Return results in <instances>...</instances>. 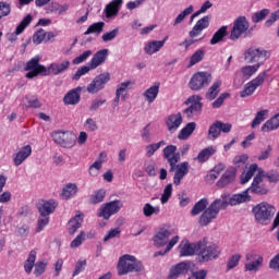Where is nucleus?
<instances>
[{"label": "nucleus", "mask_w": 279, "mask_h": 279, "mask_svg": "<svg viewBox=\"0 0 279 279\" xmlns=\"http://www.w3.org/2000/svg\"><path fill=\"white\" fill-rule=\"evenodd\" d=\"M40 57L36 56L29 61H27L24 71H28L25 75L27 80H34V77H38V75H60V73H64L71 66L70 61H62L61 63H51L47 70V68L43 64H39Z\"/></svg>", "instance_id": "1"}, {"label": "nucleus", "mask_w": 279, "mask_h": 279, "mask_svg": "<svg viewBox=\"0 0 279 279\" xmlns=\"http://www.w3.org/2000/svg\"><path fill=\"white\" fill-rule=\"evenodd\" d=\"M228 208V198L226 195H221L216 198L201 215L198 223L201 226H208L213 223L215 219L219 216L220 210H226Z\"/></svg>", "instance_id": "2"}, {"label": "nucleus", "mask_w": 279, "mask_h": 279, "mask_svg": "<svg viewBox=\"0 0 279 279\" xmlns=\"http://www.w3.org/2000/svg\"><path fill=\"white\" fill-rule=\"evenodd\" d=\"M252 211L257 223L267 225L276 215V207L267 202H263L253 207Z\"/></svg>", "instance_id": "3"}, {"label": "nucleus", "mask_w": 279, "mask_h": 279, "mask_svg": "<svg viewBox=\"0 0 279 279\" xmlns=\"http://www.w3.org/2000/svg\"><path fill=\"white\" fill-rule=\"evenodd\" d=\"M117 269L118 276H125L132 274V271H141L142 265L134 255L126 254L119 258Z\"/></svg>", "instance_id": "4"}, {"label": "nucleus", "mask_w": 279, "mask_h": 279, "mask_svg": "<svg viewBox=\"0 0 279 279\" xmlns=\"http://www.w3.org/2000/svg\"><path fill=\"white\" fill-rule=\"evenodd\" d=\"M221 255V247L219 245L204 244V242H198V253L197 258L199 263H210V260L217 259Z\"/></svg>", "instance_id": "5"}, {"label": "nucleus", "mask_w": 279, "mask_h": 279, "mask_svg": "<svg viewBox=\"0 0 279 279\" xmlns=\"http://www.w3.org/2000/svg\"><path fill=\"white\" fill-rule=\"evenodd\" d=\"M51 138L57 145H60V147H64L65 149L75 147V143H77V136L71 131H53L51 133Z\"/></svg>", "instance_id": "6"}, {"label": "nucleus", "mask_w": 279, "mask_h": 279, "mask_svg": "<svg viewBox=\"0 0 279 279\" xmlns=\"http://www.w3.org/2000/svg\"><path fill=\"white\" fill-rule=\"evenodd\" d=\"M121 208H123V202H121L120 199L105 203L99 207L97 211V217H99L100 219H105V221H108V219H110V217H112L113 215H117V213H119Z\"/></svg>", "instance_id": "7"}, {"label": "nucleus", "mask_w": 279, "mask_h": 279, "mask_svg": "<svg viewBox=\"0 0 279 279\" xmlns=\"http://www.w3.org/2000/svg\"><path fill=\"white\" fill-rule=\"evenodd\" d=\"M246 263L244 264L245 271H251L252 274H257L259 269H263V264L265 259L263 255L251 251L245 255Z\"/></svg>", "instance_id": "8"}, {"label": "nucleus", "mask_w": 279, "mask_h": 279, "mask_svg": "<svg viewBox=\"0 0 279 279\" xmlns=\"http://www.w3.org/2000/svg\"><path fill=\"white\" fill-rule=\"evenodd\" d=\"M269 58H271V51L265 50L264 48L251 47L244 53V60L248 64L260 62V60H269Z\"/></svg>", "instance_id": "9"}, {"label": "nucleus", "mask_w": 279, "mask_h": 279, "mask_svg": "<svg viewBox=\"0 0 279 279\" xmlns=\"http://www.w3.org/2000/svg\"><path fill=\"white\" fill-rule=\"evenodd\" d=\"M210 82H213V75L209 72H197L191 77L189 86L191 90H202V88H206Z\"/></svg>", "instance_id": "10"}, {"label": "nucleus", "mask_w": 279, "mask_h": 279, "mask_svg": "<svg viewBox=\"0 0 279 279\" xmlns=\"http://www.w3.org/2000/svg\"><path fill=\"white\" fill-rule=\"evenodd\" d=\"M265 77H267V72L259 73L254 80L244 86V89L240 93V97L245 98L254 95L256 88H258V86H263Z\"/></svg>", "instance_id": "11"}, {"label": "nucleus", "mask_w": 279, "mask_h": 279, "mask_svg": "<svg viewBox=\"0 0 279 279\" xmlns=\"http://www.w3.org/2000/svg\"><path fill=\"white\" fill-rule=\"evenodd\" d=\"M227 197V206H241V204H248L252 202V195H250V190H244L240 193L230 196L228 193H223Z\"/></svg>", "instance_id": "12"}, {"label": "nucleus", "mask_w": 279, "mask_h": 279, "mask_svg": "<svg viewBox=\"0 0 279 279\" xmlns=\"http://www.w3.org/2000/svg\"><path fill=\"white\" fill-rule=\"evenodd\" d=\"M109 82H110V73L105 72L102 74H99L87 86V93L95 95V93H99V90H104V88H106V84H108Z\"/></svg>", "instance_id": "13"}, {"label": "nucleus", "mask_w": 279, "mask_h": 279, "mask_svg": "<svg viewBox=\"0 0 279 279\" xmlns=\"http://www.w3.org/2000/svg\"><path fill=\"white\" fill-rule=\"evenodd\" d=\"M173 232L174 230L171 228H160L153 238L155 247H165V245L167 247V245H169V239H171Z\"/></svg>", "instance_id": "14"}, {"label": "nucleus", "mask_w": 279, "mask_h": 279, "mask_svg": "<svg viewBox=\"0 0 279 279\" xmlns=\"http://www.w3.org/2000/svg\"><path fill=\"white\" fill-rule=\"evenodd\" d=\"M186 106H189V108H186L184 110V114L186 117H195V114H199V112H202V97L198 95H193L191 97L187 98V101H185Z\"/></svg>", "instance_id": "15"}, {"label": "nucleus", "mask_w": 279, "mask_h": 279, "mask_svg": "<svg viewBox=\"0 0 279 279\" xmlns=\"http://www.w3.org/2000/svg\"><path fill=\"white\" fill-rule=\"evenodd\" d=\"M250 29V23H247V19L245 17H238L234 21L233 28L231 31L230 39L231 40H239L245 32Z\"/></svg>", "instance_id": "16"}, {"label": "nucleus", "mask_w": 279, "mask_h": 279, "mask_svg": "<svg viewBox=\"0 0 279 279\" xmlns=\"http://www.w3.org/2000/svg\"><path fill=\"white\" fill-rule=\"evenodd\" d=\"M163 158L170 165V171H175V165L180 162V153L175 145H168L163 148Z\"/></svg>", "instance_id": "17"}, {"label": "nucleus", "mask_w": 279, "mask_h": 279, "mask_svg": "<svg viewBox=\"0 0 279 279\" xmlns=\"http://www.w3.org/2000/svg\"><path fill=\"white\" fill-rule=\"evenodd\" d=\"M248 193H253L254 195H267L269 193V190L265 184H263V177H260L259 173H257L250 187L246 189Z\"/></svg>", "instance_id": "18"}, {"label": "nucleus", "mask_w": 279, "mask_h": 279, "mask_svg": "<svg viewBox=\"0 0 279 279\" xmlns=\"http://www.w3.org/2000/svg\"><path fill=\"white\" fill-rule=\"evenodd\" d=\"M175 172L173 175V184L175 186H180L182 180H184L185 175H189V169H190V165L187 161H183L181 163H175Z\"/></svg>", "instance_id": "19"}, {"label": "nucleus", "mask_w": 279, "mask_h": 279, "mask_svg": "<svg viewBox=\"0 0 279 279\" xmlns=\"http://www.w3.org/2000/svg\"><path fill=\"white\" fill-rule=\"evenodd\" d=\"M29 23H32V15L31 14L26 15L21 21V23L16 26L14 33H9L7 35L8 40H10V43H16L19 36H21V34H23V32H25V29L27 28V25H29Z\"/></svg>", "instance_id": "20"}, {"label": "nucleus", "mask_w": 279, "mask_h": 279, "mask_svg": "<svg viewBox=\"0 0 279 279\" xmlns=\"http://www.w3.org/2000/svg\"><path fill=\"white\" fill-rule=\"evenodd\" d=\"M32 156V146H23L13 155V163L15 167H21Z\"/></svg>", "instance_id": "21"}, {"label": "nucleus", "mask_w": 279, "mask_h": 279, "mask_svg": "<svg viewBox=\"0 0 279 279\" xmlns=\"http://www.w3.org/2000/svg\"><path fill=\"white\" fill-rule=\"evenodd\" d=\"M189 271H191V263L182 262L180 264H177L175 266L171 267L169 279H178L180 276L186 275Z\"/></svg>", "instance_id": "22"}, {"label": "nucleus", "mask_w": 279, "mask_h": 279, "mask_svg": "<svg viewBox=\"0 0 279 279\" xmlns=\"http://www.w3.org/2000/svg\"><path fill=\"white\" fill-rule=\"evenodd\" d=\"M180 256H193L195 252L198 253L199 242L191 243L189 240L181 241L179 245Z\"/></svg>", "instance_id": "23"}, {"label": "nucleus", "mask_w": 279, "mask_h": 279, "mask_svg": "<svg viewBox=\"0 0 279 279\" xmlns=\"http://www.w3.org/2000/svg\"><path fill=\"white\" fill-rule=\"evenodd\" d=\"M110 51L108 49H101L95 52L92 57L90 61L88 62L90 69H97V66H101L106 60H108Z\"/></svg>", "instance_id": "24"}, {"label": "nucleus", "mask_w": 279, "mask_h": 279, "mask_svg": "<svg viewBox=\"0 0 279 279\" xmlns=\"http://www.w3.org/2000/svg\"><path fill=\"white\" fill-rule=\"evenodd\" d=\"M210 25V16L206 15L198 20L196 24L193 26L192 31L190 32V38H197L204 29H208Z\"/></svg>", "instance_id": "25"}, {"label": "nucleus", "mask_w": 279, "mask_h": 279, "mask_svg": "<svg viewBox=\"0 0 279 279\" xmlns=\"http://www.w3.org/2000/svg\"><path fill=\"white\" fill-rule=\"evenodd\" d=\"M182 113H172L166 119V125L168 128V131L173 133L178 132L180 130V125H182Z\"/></svg>", "instance_id": "26"}, {"label": "nucleus", "mask_w": 279, "mask_h": 279, "mask_svg": "<svg viewBox=\"0 0 279 279\" xmlns=\"http://www.w3.org/2000/svg\"><path fill=\"white\" fill-rule=\"evenodd\" d=\"M168 38L169 37H165L162 40L147 41L144 46L145 53H147V56H154V53H158V51L165 47Z\"/></svg>", "instance_id": "27"}, {"label": "nucleus", "mask_w": 279, "mask_h": 279, "mask_svg": "<svg viewBox=\"0 0 279 279\" xmlns=\"http://www.w3.org/2000/svg\"><path fill=\"white\" fill-rule=\"evenodd\" d=\"M82 87H76L75 89H71L64 97L63 102L65 106H77V102L81 99Z\"/></svg>", "instance_id": "28"}, {"label": "nucleus", "mask_w": 279, "mask_h": 279, "mask_svg": "<svg viewBox=\"0 0 279 279\" xmlns=\"http://www.w3.org/2000/svg\"><path fill=\"white\" fill-rule=\"evenodd\" d=\"M121 5H123V0H113L105 8V14L107 19H112V16H117L119 14V10H121Z\"/></svg>", "instance_id": "29"}, {"label": "nucleus", "mask_w": 279, "mask_h": 279, "mask_svg": "<svg viewBox=\"0 0 279 279\" xmlns=\"http://www.w3.org/2000/svg\"><path fill=\"white\" fill-rule=\"evenodd\" d=\"M56 208H58V202L50 199V201L44 202L38 207V211H39V215L49 217L51 215V213H53L56 210Z\"/></svg>", "instance_id": "30"}, {"label": "nucleus", "mask_w": 279, "mask_h": 279, "mask_svg": "<svg viewBox=\"0 0 279 279\" xmlns=\"http://www.w3.org/2000/svg\"><path fill=\"white\" fill-rule=\"evenodd\" d=\"M134 86V82L132 81H124L117 85L116 94H118V97H121L123 101L128 99V93L129 90Z\"/></svg>", "instance_id": "31"}, {"label": "nucleus", "mask_w": 279, "mask_h": 279, "mask_svg": "<svg viewBox=\"0 0 279 279\" xmlns=\"http://www.w3.org/2000/svg\"><path fill=\"white\" fill-rule=\"evenodd\" d=\"M195 12V7L193 4H190L187 8H185L183 11H181L177 17L172 22L173 27H178V25H181V23H184L187 16H191Z\"/></svg>", "instance_id": "32"}, {"label": "nucleus", "mask_w": 279, "mask_h": 279, "mask_svg": "<svg viewBox=\"0 0 279 279\" xmlns=\"http://www.w3.org/2000/svg\"><path fill=\"white\" fill-rule=\"evenodd\" d=\"M158 93H160V84H155L143 93V97H145L148 104H154L158 97Z\"/></svg>", "instance_id": "33"}, {"label": "nucleus", "mask_w": 279, "mask_h": 279, "mask_svg": "<svg viewBox=\"0 0 279 279\" xmlns=\"http://www.w3.org/2000/svg\"><path fill=\"white\" fill-rule=\"evenodd\" d=\"M82 223H84V217L82 216V214H78L74 218H72L68 223L69 234L77 232V230L82 228Z\"/></svg>", "instance_id": "34"}, {"label": "nucleus", "mask_w": 279, "mask_h": 279, "mask_svg": "<svg viewBox=\"0 0 279 279\" xmlns=\"http://www.w3.org/2000/svg\"><path fill=\"white\" fill-rule=\"evenodd\" d=\"M215 154H217V146H208L198 153L196 160L199 162H207V160H209L211 156H215Z\"/></svg>", "instance_id": "35"}, {"label": "nucleus", "mask_w": 279, "mask_h": 279, "mask_svg": "<svg viewBox=\"0 0 279 279\" xmlns=\"http://www.w3.org/2000/svg\"><path fill=\"white\" fill-rule=\"evenodd\" d=\"M221 80H217L213 83V85L209 87L208 92L206 93V99H209V101H213V99H216L219 93H221Z\"/></svg>", "instance_id": "36"}, {"label": "nucleus", "mask_w": 279, "mask_h": 279, "mask_svg": "<svg viewBox=\"0 0 279 279\" xmlns=\"http://www.w3.org/2000/svg\"><path fill=\"white\" fill-rule=\"evenodd\" d=\"M195 128H197V124L195 122H190L187 123L180 132L178 135L179 141H186L193 132H195Z\"/></svg>", "instance_id": "37"}, {"label": "nucleus", "mask_w": 279, "mask_h": 279, "mask_svg": "<svg viewBox=\"0 0 279 279\" xmlns=\"http://www.w3.org/2000/svg\"><path fill=\"white\" fill-rule=\"evenodd\" d=\"M77 193V184L75 183H68L63 189L61 193L62 199H71V197H74Z\"/></svg>", "instance_id": "38"}, {"label": "nucleus", "mask_w": 279, "mask_h": 279, "mask_svg": "<svg viewBox=\"0 0 279 279\" xmlns=\"http://www.w3.org/2000/svg\"><path fill=\"white\" fill-rule=\"evenodd\" d=\"M258 69H260V63H256L254 65L242 66V69H241L242 77L244 80H250V77H252L253 75H256V73H258Z\"/></svg>", "instance_id": "39"}, {"label": "nucleus", "mask_w": 279, "mask_h": 279, "mask_svg": "<svg viewBox=\"0 0 279 279\" xmlns=\"http://www.w3.org/2000/svg\"><path fill=\"white\" fill-rule=\"evenodd\" d=\"M228 36V26L220 27L210 39V45H219V43H223V38Z\"/></svg>", "instance_id": "40"}, {"label": "nucleus", "mask_w": 279, "mask_h": 279, "mask_svg": "<svg viewBox=\"0 0 279 279\" xmlns=\"http://www.w3.org/2000/svg\"><path fill=\"white\" fill-rule=\"evenodd\" d=\"M258 165L257 163H253L248 167V169L246 170V172H243L241 174V183L242 184H247L248 181L252 180V178H254V173H256V171H258Z\"/></svg>", "instance_id": "41"}, {"label": "nucleus", "mask_w": 279, "mask_h": 279, "mask_svg": "<svg viewBox=\"0 0 279 279\" xmlns=\"http://www.w3.org/2000/svg\"><path fill=\"white\" fill-rule=\"evenodd\" d=\"M257 173L260 175L262 180H264V178H266L268 180V182H270V183L279 182V173L276 170H270V171L266 172L263 169H258Z\"/></svg>", "instance_id": "42"}, {"label": "nucleus", "mask_w": 279, "mask_h": 279, "mask_svg": "<svg viewBox=\"0 0 279 279\" xmlns=\"http://www.w3.org/2000/svg\"><path fill=\"white\" fill-rule=\"evenodd\" d=\"M269 117V110L268 109H263L260 111H257V113L255 114V118L253 119L251 126L254 128H258V125H260V123H263V121H265V119H267Z\"/></svg>", "instance_id": "43"}, {"label": "nucleus", "mask_w": 279, "mask_h": 279, "mask_svg": "<svg viewBox=\"0 0 279 279\" xmlns=\"http://www.w3.org/2000/svg\"><path fill=\"white\" fill-rule=\"evenodd\" d=\"M22 106L25 108H40L43 104L35 96H25L22 100Z\"/></svg>", "instance_id": "44"}, {"label": "nucleus", "mask_w": 279, "mask_h": 279, "mask_svg": "<svg viewBox=\"0 0 279 279\" xmlns=\"http://www.w3.org/2000/svg\"><path fill=\"white\" fill-rule=\"evenodd\" d=\"M178 243H180V235H173L169 243L167 244L165 251H159L155 253V256H165V254H169L170 251L173 250V247H175V245H178Z\"/></svg>", "instance_id": "45"}, {"label": "nucleus", "mask_w": 279, "mask_h": 279, "mask_svg": "<svg viewBox=\"0 0 279 279\" xmlns=\"http://www.w3.org/2000/svg\"><path fill=\"white\" fill-rule=\"evenodd\" d=\"M205 54H206V52L203 49L196 50L190 58L187 69L195 66V64H199V62H202V60H204Z\"/></svg>", "instance_id": "46"}, {"label": "nucleus", "mask_w": 279, "mask_h": 279, "mask_svg": "<svg viewBox=\"0 0 279 279\" xmlns=\"http://www.w3.org/2000/svg\"><path fill=\"white\" fill-rule=\"evenodd\" d=\"M165 145H167V142L165 141L147 145L145 147L146 157L151 158V156H154L159 148L165 147Z\"/></svg>", "instance_id": "47"}, {"label": "nucleus", "mask_w": 279, "mask_h": 279, "mask_svg": "<svg viewBox=\"0 0 279 279\" xmlns=\"http://www.w3.org/2000/svg\"><path fill=\"white\" fill-rule=\"evenodd\" d=\"M208 206V198H202L199 199L194 207L191 210V215L193 217L199 215V213H204L206 210V207Z\"/></svg>", "instance_id": "48"}, {"label": "nucleus", "mask_w": 279, "mask_h": 279, "mask_svg": "<svg viewBox=\"0 0 279 279\" xmlns=\"http://www.w3.org/2000/svg\"><path fill=\"white\" fill-rule=\"evenodd\" d=\"M106 199V190L100 189L89 195V204H101Z\"/></svg>", "instance_id": "49"}, {"label": "nucleus", "mask_w": 279, "mask_h": 279, "mask_svg": "<svg viewBox=\"0 0 279 279\" xmlns=\"http://www.w3.org/2000/svg\"><path fill=\"white\" fill-rule=\"evenodd\" d=\"M144 217H153V215H160V206H153L146 203L143 207Z\"/></svg>", "instance_id": "50"}, {"label": "nucleus", "mask_w": 279, "mask_h": 279, "mask_svg": "<svg viewBox=\"0 0 279 279\" xmlns=\"http://www.w3.org/2000/svg\"><path fill=\"white\" fill-rule=\"evenodd\" d=\"M106 23L96 22L88 26L87 32L84 33L85 36H89V34H101L104 32Z\"/></svg>", "instance_id": "51"}, {"label": "nucleus", "mask_w": 279, "mask_h": 279, "mask_svg": "<svg viewBox=\"0 0 279 279\" xmlns=\"http://www.w3.org/2000/svg\"><path fill=\"white\" fill-rule=\"evenodd\" d=\"M36 263V251H31L28 254V258L24 264V269L26 274H32V269H34Z\"/></svg>", "instance_id": "52"}, {"label": "nucleus", "mask_w": 279, "mask_h": 279, "mask_svg": "<svg viewBox=\"0 0 279 279\" xmlns=\"http://www.w3.org/2000/svg\"><path fill=\"white\" fill-rule=\"evenodd\" d=\"M210 8H213V2H210L209 0H206L202 7L198 9V11L194 12L191 15V21H195V19H197V16H199L201 14H206V12H208V10H210Z\"/></svg>", "instance_id": "53"}, {"label": "nucleus", "mask_w": 279, "mask_h": 279, "mask_svg": "<svg viewBox=\"0 0 279 279\" xmlns=\"http://www.w3.org/2000/svg\"><path fill=\"white\" fill-rule=\"evenodd\" d=\"M171 195H173V184L169 183L163 189V192H162L161 197H160V203L161 204H167V202H169V199H171Z\"/></svg>", "instance_id": "54"}, {"label": "nucleus", "mask_w": 279, "mask_h": 279, "mask_svg": "<svg viewBox=\"0 0 279 279\" xmlns=\"http://www.w3.org/2000/svg\"><path fill=\"white\" fill-rule=\"evenodd\" d=\"M121 236V228H113L107 231V233L104 236V242L108 243V241H112V239H119Z\"/></svg>", "instance_id": "55"}, {"label": "nucleus", "mask_w": 279, "mask_h": 279, "mask_svg": "<svg viewBox=\"0 0 279 279\" xmlns=\"http://www.w3.org/2000/svg\"><path fill=\"white\" fill-rule=\"evenodd\" d=\"M219 134H221V131L219 129L218 122H216L209 126L208 140L216 141V138H219Z\"/></svg>", "instance_id": "56"}, {"label": "nucleus", "mask_w": 279, "mask_h": 279, "mask_svg": "<svg viewBox=\"0 0 279 279\" xmlns=\"http://www.w3.org/2000/svg\"><path fill=\"white\" fill-rule=\"evenodd\" d=\"M47 226H49V216L40 215L37 221L36 232H43Z\"/></svg>", "instance_id": "57"}, {"label": "nucleus", "mask_w": 279, "mask_h": 279, "mask_svg": "<svg viewBox=\"0 0 279 279\" xmlns=\"http://www.w3.org/2000/svg\"><path fill=\"white\" fill-rule=\"evenodd\" d=\"M94 69L90 68V64L88 63V65H83L82 68H80L75 74L73 75L72 80H74L75 82H77L81 77H83V75H86V73H89L90 71H93Z\"/></svg>", "instance_id": "58"}, {"label": "nucleus", "mask_w": 279, "mask_h": 279, "mask_svg": "<svg viewBox=\"0 0 279 279\" xmlns=\"http://www.w3.org/2000/svg\"><path fill=\"white\" fill-rule=\"evenodd\" d=\"M84 241H86V232L81 231L78 235H76V238L71 242L70 247L75 250L76 247H80Z\"/></svg>", "instance_id": "59"}, {"label": "nucleus", "mask_w": 279, "mask_h": 279, "mask_svg": "<svg viewBox=\"0 0 279 279\" xmlns=\"http://www.w3.org/2000/svg\"><path fill=\"white\" fill-rule=\"evenodd\" d=\"M93 56V50H85L83 53H81L78 57L73 59V64H82L88 60Z\"/></svg>", "instance_id": "60"}, {"label": "nucleus", "mask_w": 279, "mask_h": 279, "mask_svg": "<svg viewBox=\"0 0 279 279\" xmlns=\"http://www.w3.org/2000/svg\"><path fill=\"white\" fill-rule=\"evenodd\" d=\"M240 260H241V254L232 255L227 263V271H230L231 269H234V267H238Z\"/></svg>", "instance_id": "61"}, {"label": "nucleus", "mask_w": 279, "mask_h": 279, "mask_svg": "<svg viewBox=\"0 0 279 279\" xmlns=\"http://www.w3.org/2000/svg\"><path fill=\"white\" fill-rule=\"evenodd\" d=\"M45 38H47V32L41 28L33 35V43L34 45H41Z\"/></svg>", "instance_id": "62"}, {"label": "nucleus", "mask_w": 279, "mask_h": 279, "mask_svg": "<svg viewBox=\"0 0 279 279\" xmlns=\"http://www.w3.org/2000/svg\"><path fill=\"white\" fill-rule=\"evenodd\" d=\"M267 14H269V10L267 9H263L259 12L254 13L252 15L253 23H260V21H265Z\"/></svg>", "instance_id": "63"}, {"label": "nucleus", "mask_w": 279, "mask_h": 279, "mask_svg": "<svg viewBox=\"0 0 279 279\" xmlns=\"http://www.w3.org/2000/svg\"><path fill=\"white\" fill-rule=\"evenodd\" d=\"M117 36H119V28H114L110 32L102 34L101 38H102L104 43H110V41L114 40V38H117Z\"/></svg>", "instance_id": "64"}]
</instances>
